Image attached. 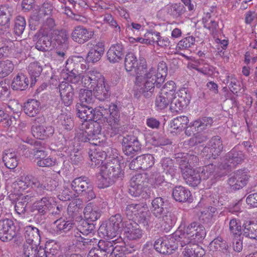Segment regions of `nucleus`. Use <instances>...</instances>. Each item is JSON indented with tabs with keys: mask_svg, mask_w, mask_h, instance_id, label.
<instances>
[{
	"mask_svg": "<svg viewBox=\"0 0 257 257\" xmlns=\"http://www.w3.org/2000/svg\"><path fill=\"white\" fill-rule=\"evenodd\" d=\"M11 13L9 8L6 6L0 7V26L4 27L5 29L10 26V21Z\"/></svg>",
	"mask_w": 257,
	"mask_h": 257,
	"instance_id": "obj_49",
	"label": "nucleus"
},
{
	"mask_svg": "<svg viewBox=\"0 0 257 257\" xmlns=\"http://www.w3.org/2000/svg\"><path fill=\"white\" fill-rule=\"evenodd\" d=\"M28 78L23 74H17L13 79L12 86L16 90H24L28 86Z\"/></svg>",
	"mask_w": 257,
	"mask_h": 257,
	"instance_id": "obj_43",
	"label": "nucleus"
},
{
	"mask_svg": "<svg viewBox=\"0 0 257 257\" xmlns=\"http://www.w3.org/2000/svg\"><path fill=\"white\" fill-rule=\"evenodd\" d=\"M47 181V184H41L40 182L39 186L37 187L38 193L42 194L44 193V190L52 191L58 186V182L54 179H49Z\"/></svg>",
	"mask_w": 257,
	"mask_h": 257,
	"instance_id": "obj_59",
	"label": "nucleus"
},
{
	"mask_svg": "<svg viewBox=\"0 0 257 257\" xmlns=\"http://www.w3.org/2000/svg\"><path fill=\"white\" fill-rule=\"evenodd\" d=\"M123 228L124 235L130 240H137L142 238L143 231L139 225L131 219H123Z\"/></svg>",
	"mask_w": 257,
	"mask_h": 257,
	"instance_id": "obj_14",
	"label": "nucleus"
},
{
	"mask_svg": "<svg viewBox=\"0 0 257 257\" xmlns=\"http://www.w3.org/2000/svg\"><path fill=\"white\" fill-rule=\"evenodd\" d=\"M57 124L60 130H70L73 127V122L70 114L61 113L57 118Z\"/></svg>",
	"mask_w": 257,
	"mask_h": 257,
	"instance_id": "obj_42",
	"label": "nucleus"
},
{
	"mask_svg": "<svg viewBox=\"0 0 257 257\" xmlns=\"http://www.w3.org/2000/svg\"><path fill=\"white\" fill-rule=\"evenodd\" d=\"M106 153V161L107 163L103 165H107L108 163H111V165L113 167L119 166L118 153L117 150L115 149L109 148L107 149Z\"/></svg>",
	"mask_w": 257,
	"mask_h": 257,
	"instance_id": "obj_57",
	"label": "nucleus"
},
{
	"mask_svg": "<svg viewBox=\"0 0 257 257\" xmlns=\"http://www.w3.org/2000/svg\"><path fill=\"white\" fill-rule=\"evenodd\" d=\"M104 80V77L101 73L96 70H89L82 75V83L85 87L93 89Z\"/></svg>",
	"mask_w": 257,
	"mask_h": 257,
	"instance_id": "obj_17",
	"label": "nucleus"
},
{
	"mask_svg": "<svg viewBox=\"0 0 257 257\" xmlns=\"http://www.w3.org/2000/svg\"><path fill=\"white\" fill-rule=\"evenodd\" d=\"M37 244L25 243L23 246L24 257H37Z\"/></svg>",
	"mask_w": 257,
	"mask_h": 257,
	"instance_id": "obj_60",
	"label": "nucleus"
},
{
	"mask_svg": "<svg viewBox=\"0 0 257 257\" xmlns=\"http://www.w3.org/2000/svg\"><path fill=\"white\" fill-rule=\"evenodd\" d=\"M178 236L175 233L168 237L165 236L157 239L154 243V248L159 252L163 254H171L178 246Z\"/></svg>",
	"mask_w": 257,
	"mask_h": 257,
	"instance_id": "obj_12",
	"label": "nucleus"
},
{
	"mask_svg": "<svg viewBox=\"0 0 257 257\" xmlns=\"http://www.w3.org/2000/svg\"><path fill=\"white\" fill-rule=\"evenodd\" d=\"M185 11V8L180 4H174L168 8V13L176 18L180 17Z\"/></svg>",
	"mask_w": 257,
	"mask_h": 257,
	"instance_id": "obj_62",
	"label": "nucleus"
},
{
	"mask_svg": "<svg viewBox=\"0 0 257 257\" xmlns=\"http://www.w3.org/2000/svg\"><path fill=\"white\" fill-rule=\"evenodd\" d=\"M160 218H162V225L164 226L165 229H170L177 221L175 214L171 212H167L165 214H163Z\"/></svg>",
	"mask_w": 257,
	"mask_h": 257,
	"instance_id": "obj_52",
	"label": "nucleus"
},
{
	"mask_svg": "<svg viewBox=\"0 0 257 257\" xmlns=\"http://www.w3.org/2000/svg\"><path fill=\"white\" fill-rule=\"evenodd\" d=\"M161 164L164 172L167 175H170L171 179L175 176L177 169L174 167L172 159L169 158H164L161 160Z\"/></svg>",
	"mask_w": 257,
	"mask_h": 257,
	"instance_id": "obj_48",
	"label": "nucleus"
},
{
	"mask_svg": "<svg viewBox=\"0 0 257 257\" xmlns=\"http://www.w3.org/2000/svg\"><path fill=\"white\" fill-rule=\"evenodd\" d=\"M76 108L77 114L78 117L83 120L82 123L79 126L80 131L90 124V121L93 120H100L103 118L104 121L108 123L113 131V135L118 133L119 113L117 106L115 104H111L109 106V110L100 108V109H93L88 105L76 104ZM82 133V132H80Z\"/></svg>",
	"mask_w": 257,
	"mask_h": 257,
	"instance_id": "obj_2",
	"label": "nucleus"
},
{
	"mask_svg": "<svg viewBox=\"0 0 257 257\" xmlns=\"http://www.w3.org/2000/svg\"><path fill=\"white\" fill-rule=\"evenodd\" d=\"M73 224L74 223L72 220H66L64 219L60 218L53 223L52 228L55 233L59 234L70 230Z\"/></svg>",
	"mask_w": 257,
	"mask_h": 257,
	"instance_id": "obj_34",
	"label": "nucleus"
},
{
	"mask_svg": "<svg viewBox=\"0 0 257 257\" xmlns=\"http://www.w3.org/2000/svg\"><path fill=\"white\" fill-rule=\"evenodd\" d=\"M122 221L123 219L119 214L112 216L107 223L100 225L98 229L99 233L111 240L117 236L120 238L119 234L122 230Z\"/></svg>",
	"mask_w": 257,
	"mask_h": 257,
	"instance_id": "obj_9",
	"label": "nucleus"
},
{
	"mask_svg": "<svg viewBox=\"0 0 257 257\" xmlns=\"http://www.w3.org/2000/svg\"><path fill=\"white\" fill-rule=\"evenodd\" d=\"M223 150V144L219 136L213 137L209 142L208 146L205 147L203 153H207L206 157L209 158H216Z\"/></svg>",
	"mask_w": 257,
	"mask_h": 257,
	"instance_id": "obj_18",
	"label": "nucleus"
},
{
	"mask_svg": "<svg viewBox=\"0 0 257 257\" xmlns=\"http://www.w3.org/2000/svg\"><path fill=\"white\" fill-rule=\"evenodd\" d=\"M84 217L88 221H95L100 216V211L92 203L88 204L83 211Z\"/></svg>",
	"mask_w": 257,
	"mask_h": 257,
	"instance_id": "obj_36",
	"label": "nucleus"
},
{
	"mask_svg": "<svg viewBox=\"0 0 257 257\" xmlns=\"http://www.w3.org/2000/svg\"><path fill=\"white\" fill-rule=\"evenodd\" d=\"M226 83L230 91L233 93H236L239 89V82L233 75H228L226 76Z\"/></svg>",
	"mask_w": 257,
	"mask_h": 257,
	"instance_id": "obj_64",
	"label": "nucleus"
},
{
	"mask_svg": "<svg viewBox=\"0 0 257 257\" xmlns=\"http://www.w3.org/2000/svg\"><path fill=\"white\" fill-rule=\"evenodd\" d=\"M175 232V236H178L181 247L186 244L196 245L201 242L206 235L204 227L198 222H192L183 230L180 229Z\"/></svg>",
	"mask_w": 257,
	"mask_h": 257,
	"instance_id": "obj_6",
	"label": "nucleus"
},
{
	"mask_svg": "<svg viewBox=\"0 0 257 257\" xmlns=\"http://www.w3.org/2000/svg\"><path fill=\"white\" fill-rule=\"evenodd\" d=\"M74 64L71 60H67L66 62V70L68 76L67 81H62L59 85V92L62 103L66 106H70L73 101L74 99V88L68 82L72 83L77 84L80 80H82V76L78 74L75 69H71L70 65Z\"/></svg>",
	"mask_w": 257,
	"mask_h": 257,
	"instance_id": "obj_4",
	"label": "nucleus"
},
{
	"mask_svg": "<svg viewBox=\"0 0 257 257\" xmlns=\"http://www.w3.org/2000/svg\"><path fill=\"white\" fill-rule=\"evenodd\" d=\"M189 122V119L185 115L178 116L174 118L170 122V127L174 130H182L186 127Z\"/></svg>",
	"mask_w": 257,
	"mask_h": 257,
	"instance_id": "obj_51",
	"label": "nucleus"
},
{
	"mask_svg": "<svg viewBox=\"0 0 257 257\" xmlns=\"http://www.w3.org/2000/svg\"><path fill=\"white\" fill-rule=\"evenodd\" d=\"M124 66L128 72L135 69L136 88L145 97L151 96L155 86L161 87L167 74V67L164 62H160L157 69L152 67L148 69L144 60H141L138 65L136 56L133 53H128L126 55Z\"/></svg>",
	"mask_w": 257,
	"mask_h": 257,
	"instance_id": "obj_1",
	"label": "nucleus"
},
{
	"mask_svg": "<svg viewBox=\"0 0 257 257\" xmlns=\"http://www.w3.org/2000/svg\"><path fill=\"white\" fill-rule=\"evenodd\" d=\"M111 163L102 165L100 167V175L98 177L97 185L99 188H105L112 184L116 178L121 176L120 167H112Z\"/></svg>",
	"mask_w": 257,
	"mask_h": 257,
	"instance_id": "obj_8",
	"label": "nucleus"
},
{
	"mask_svg": "<svg viewBox=\"0 0 257 257\" xmlns=\"http://www.w3.org/2000/svg\"><path fill=\"white\" fill-rule=\"evenodd\" d=\"M95 97L98 100L103 101L110 96L109 85L103 80L101 84H97L93 89Z\"/></svg>",
	"mask_w": 257,
	"mask_h": 257,
	"instance_id": "obj_35",
	"label": "nucleus"
},
{
	"mask_svg": "<svg viewBox=\"0 0 257 257\" xmlns=\"http://www.w3.org/2000/svg\"><path fill=\"white\" fill-rule=\"evenodd\" d=\"M71 190L77 196H84L88 201L95 198L96 195L91 183L85 177L76 178L70 183Z\"/></svg>",
	"mask_w": 257,
	"mask_h": 257,
	"instance_id": "obj_11",
	"label": "nucleus"
},
{
	"mask_svg": "<svg viewBox=\"0 0 257 257\" xmlns=\"http://www.w3.org/2000/svg\"><path fill=\"white\" fill-rule=\"evenodd\" d=\"M104 52V44L103 42H98L88 52L86 60L88 62L94 63L98 61Z\"/></svg>",
	"mask_w": 257,
	"mask_h": 257,
	"instance_id": "obj_27",
	"label": "nucleus"
},
{
	"mask_svg": "<svg viewBox=\"0 0 257 257\" xmlns=\"http://www.w3.org/2000/svg\"><path fill=\"white\" fill-rule=\"evenodd\" d=\"M74 64L71 60H67L66 62V70L68 76L67 81H62L59 85V92L62 103L66 106H70L73 101L74 99V88L68 82L72 83L77 84L80 80H82V76L78 74L75 69H71L70 65Z\"/></svg>",
	"mask_w": 257,
	"mask_h": 257,
	"instance_id": "obj_5",
	"label": "nucleus"
},
{
	"mask_svg": "<svg viewBox=\"0 0 257 257\" xmlns=\"http://www.w3.org/2000/svg\"><path fill=\"white\" fill-rule=\"evenodd\" d=\"M196 161L197 157L195 156L186 154L179 163L183 178L187 184L192 186H197L201 180L199 169L196 171L191 166V164Z\"/></svg>",
	"mask_w": 257,
	"mask_h": 257,
	"instance_id": "obj_7",
	"label": "nucleus"
},
{
	"mask_svg": "<svg viewBox=\"0 0 257 257\" xmlns=\"http://www.w3.org/2000/svg\"><path fill=\"white\" fill-rule=\"evenodd\" d=\"M32 185L37 190V187L40 185V182L38 179L32 175L21 177L15 184V187H17L20 191L25 190Z\"/></svg>",
	"mask_w": 257,
	"mask_h": 257,
	"instance_id": "obj_30",
	"label": "nucleus"
},
{
	"mask_svg": "<svg viewBox=\"0 0 257 257\" xmlns=\"http://www.w3.org/2000/svg\"><path fill=\"white\" fill-rule=\"evenodd\" d=\"M25 243H38L40 240L39 229L32 226H27L25 228Z\"/></svg>",
	"mask_w": 257,
	"mask_h": 257,
	"instance_id": "obj_38",
	"label": "nucleus"
},
{
	"mask_svg": "<svg viewBox=\"0 0 257 257\" xmlns=\"http://www.w3.org/2000/svg\"><path fill=\"white\" fill-rule=\"evenodd\" d=\"M41 109L40 102L36 99H29L25 103V113L30 117L35 116L39 113Z\"/></svg>",
	"mask_w": 257,
	"mask_h": 257,
	"instance_id": "obj_40",
	"label": "nucleus"
},
{
	"mask_svg": "<svg viewBox=\"0 0 257 257\" xmlns=\"http://www.w3.org/2000/svg\"><path fill=\"white\" fill-rule=\"evenodd\" d=\"M124 245L121 238H117L114 240H100L98 243V249L100 252H104L111 255L117 247H122Z\"/></svg>",
	"mask_w": 257,
	"mask_h": 257,
	"instance_id": "obj_24",
	"label": "nucleus"
},
{
	"mask_svg": "<svg viewBox=\"0 0 257 257\" xmlns=\"http://www.w3.org/2000/svg\"><path fill=\"white\" fill-rule=\"evenodd\" d=\"M38 40L35 48L39 51L46 52L49 51L54 47L52 44V35L49 34L48 32L40 30L37 34Z\"/></svg>",
	"mask_w": 257,
	"mask_h": 257,
	"instance_id": "obj_19",
	"label": "nucleus"
},
{
	"mask_svg": "<svg viewBox=\"0 0 257 257\" xmlns=\"http://www.w3.org/2000/svg\"><path fill=\"white\" fill-rule=\"evenodd\" d=\"M227 247L226 242L220 237L215 238L210 243V250L213 251H220L224 252L227 250Z\"/></svg>",
	"mask_w": 257,
	"mask_h": 257,
	"instance_id": "obj_56",
	"label": "nucleus"
},
{
	"mask_svg": "<svg viewBox=\"0 0 257 257\" xmlns=\"http://www.w3.org/2000/svg\"><path fill=\"white\" fill-rule=\"evenodd\" d=\"M26 26V22L23 17L17 16L15 21L14 31L15 33L20 36L24 32Z\"/></svg>",
	"mask_w": 257,
	"mask_h": 257,
	"instance_id": "obj_61",
	"label": "nucleus"
},
{
	"mask_svg": "<svg viewBox=\"0 0 257 257\" xmlns=\"http://www.w3.org/2000/svg\"><path fill=\"white\" fill-rule=\"evenodd\" d=\"M25 42V41L8 42L7 45L0 48V58L9 57L14 55L15 53H22L23 50L19 48Z\"/></svg>",
	"mask_w": 257,
	"mask_h": 257,
	"instance_id": "obj_26",
	"label": "nucleus"
},
{
	"mask_svg": "<svg viewBox=\"0 0 257 257\" xmlns=\"http://www.w3.org/2000/svg\"><path fill=\"white\" fill-rule=\"evenodd\" d=\"M242 227L243 233L245 236L257 239V224L247 221L243 224Z\"/></svg>",
	"mask_w": 257,
	"mask_h": 257,
	"instance_id": "obj_45",
	"label": "nucleus"
},
{
	"mask_svg": "<svg viewBox=\"0 0 257 257\" xmlns=\"http://www.w3.org/2000/svg\"><path fill=\"white\" fill-rule=\"evenodd\" d=\"M213 123L212 119L210 117H204L200 119L194 120L190 122L189 125L187 127L186 133L189 131V128L192 130H194L195 132H201L206 128L211 127Z\"/></svg>",
	"mask_w": 257,
	"mask_h": 257,
	"instance_id": "obj_28",
	"label": "nucleus"
},
{
	"mask_svg": "<svg viewBox=\"0 0 257 257\" xmlns=\"http://www.w3.org/2000/svg\"><path fill=\"white\" fill-rule=\"evenodd\" d=\"M75 194L71 190L69 182H64L62 191L58 195V198L63 201L70 200Z\"/></svg>",
	"mask_w": 257,
	"mask_h": 257,
	"instance_id": "obj_54",
	"label": "nucleus"
},
{
	"mask_svg": "<svg viewBox=\"0 0 257 257\" xmlns=\"http://www.w3.org/2000/svg\"><path fill=\"white\" fill-rule=\"evenodd\" d=\"M172 100L171 98L160 92L155 99V106L158 110L164 109L167 107Z\"/></svg>",
	"mask_w": 257,
	"mask_h": 257,
	"instance_id": "obj_53",
	"label": "nucleus"
},
{
	"mask_svg": "<svg viewBox=\"0 0 257 257\" xmlns=\"http://www.w3.org/2000/svg\"><path fill=\"white\" fill-rule=\"evenodd\" d=\"M176 86L174 82L169 81L165 83L160 92L173 99L176 96Z\"/></svg>",
	"mask_w": 257,
	"mask_h": 257,
	"instance_id": "obj_58",
	"label": "nucleus"
},
{
	"mask_svg": "<svg viewBox=\"0 0 257 257\" xmlns=\"http://www.w3.org/2000/svg\"><path fill=\"white\" fill-rule=\"evenodd\" d=\"M89 157L91 166L95 167L103 163V161L106 159V153L105 151L96 150L90 154Z\"/></svg>",
	"mask_w": 257,
	"mask_h": 257,
	"instance_id": "obj_46",
	"label": "nucleus"
},
{
	"mask_svg": "<svg viewBox=\"0 0 257 257\" xmlns=\"http://www.w3.org/2000/svg\"><path fill=\"white\" fill-rule=\"evenodd\" d=\"M137 209V219L140 223H142L144 226H148L150 219L148 207L146 203L138 204Z\"/></svg>",
	"mask_w": 257,
	"mask_h": 257,
	"instance_id": "obj_33",
	"label": "nucleus"
},
{
	"mask_svg": "<svg viewBox=\"0 0 257 257\" xmlns=\"http://www.w3.org/2000/svg\"><path fill=\"white\" fill-rule=\"evenodd\" d=\"M122 150L127 156L132 155L141 150V145L138 138L134 136H126L122 142Z\"/></svg>",
	"mask_w": 257,
	"mask_h": 257,
	"instance_id": "obj_20",
	"label": "nucleus"
},
{
	"mask_svg": "<svg viewBox=\"0 0 257 257\" xmlns=\"http://www.w3.org/2000/svg\"><path fill=\"white\" fill-rule=\"evenodd\" d=\"M34 197L33 192H27L20 194L16 199L15 205L16 213L19 215H24L27 204L33 201Z\"/></svg>",
	"mask_w": 257,
	"mask_h": 257,
	"instance_id": "obj_22",
	"label": "nucleus"
},
{
	"mask_svg": "<svg viewBox=\"0 0 257 257\" xmlns=\"http://www.w3.org/2000/svg\"><path fill=\"white\" fill-rule=\"evenodd\" d=\"M148 174H138L134 176L130 182V186L129 188L130 194L134 197L141 196L143 198H149L150 194L147 192V185L145 183L147 182Z\"/></svg>",
	"mask_w": 257,
	"mask_h": 257,
	"instance_id": "obj_10",
	"label": "nucleus"
},
{
	"mask_svg": "<svg viewBox=\"0 0 257 257\" xmlns=\"http://www.w3.org/2000/svg\"><path fill=\"white\" fill-rule=\"evenodd\" d=\"M16 227L11 219L0 220V239L3 241L11 240L16 235Z\"/></svg>",
	"mask_w": 257,
	"mask_h": 257,
	"instance_id": "obj_16",
	"label": "nucleus"
},
{
	"mask_svg": "<svg viewBox=\"0 0 257 257\" xmlns=\"http://www.w3.org/2000/svg\"><path fill=\"white\" fill-rule=\"evenodd\" d=\"M199 169L201 180L210 179L213 181L215 179L216 167L213 164L204 166Z\"/></svg>",
	"mask_w": 257,
	"mask_h": 257,
	"instance_id": "obj_44",
	"label": "nucleus"
},
{
	"mask_svg": "<svg viewBox=\"0 0 257 257\" xmlns=\"http://www.w3.org/2000/svg\"><path fill=\"white\" fill-rule=\"evenodd\" d=\"M34 158L37 165L41 167H50L57 164L55 158L47 156L46 152L42 150L37 149L35 151Z\"/></svg>",
	"mask_w": 257,
	"mask_h": 257,
	"instance_id": "obj_23",
	"label": "nucleus"
},
{
	"mask_svg": "<svg viewBox=\"0 0 257 257\" xmlns=\"http://www.w3.org/2000/svg\"><path fill=\"white\" fill-rule=\"evenodd\" d=\"M14 69V64L12 61H0V78H4L10 75Z\"/></svg>",
	"mask_w": 257,
	"mask_h": 257,
	"instance_id": "obj_50",
	"label": "nucleus"
},
{
	"mask_svg": "<svg viewBox=\"0 0 257 257\" xmlns=\"http://www.w3.org/2000/svg\"><path fill=\"white\" fill-rule=\"evenodd\" d=\"M20 105L15 101H11L9 102L8 107L6 108V111L9 113H13L14 116H12L7 121V124L9 125H15L16 121L20 117Z\"/></svg>",
	"mask_w": 257,
	"mask_h": 257,
	"instance_id": "obj_39",
	"label": "nucleus"
},
{
	"mask_svg": "<svg viewBox=\"0 0 257 257\" xmlns=\"http://www.w3.org/2000/svg\"><path fill=\"white\" fill-rule=\"evenodd\" d=\"M3 160L6 166L10 169L15 168L18 164L17 154L11 150L5 151L3 155Z\"/></svg>",
	"mask_w": 257,
	"mask_h": 257,
	"instance_id": "obj_41",
	"label": "nucleus"
},
{
	"mask_svg": "<svg viewBox=\"0 0 257 257\" xmlns=\"http://www.w3.org/2000/svg\"><path fill=\"white\" fill-rule=\"evenodd\" d=\"M250 176L247 170H239L228 179V183L232 189L239 190L247 184Z\"/></svg>",
	"mask_w": 257,
	"mask_h": 257,
	"instance_id": "obj_15",
	"label": "nucleus"
},
{
	"mask_svg": "<svg viewBox=\"0 0 257 257\" xmlns=\"http://www.w3.org/2000/svg\"><path fill=\"white\" fill-rule=\"evenodd\" d=\"M151 210L154 216L160 218L165 211L166 205L164 199L158 197L154 198L151 203Z\"/></svg>",
	"mask_w": 257,
	"mask_h": 257,
	"instance_id": "obj_32",
	"label": "nucleus"
},
{
	"mask_svg": "<svg viewBox=\"0 0 257 257\" xmlns=\"http://www.w3.org/2000/svg\"><path fill=\"white\" fill-rule=\"evenodd\" d=\"M78 98L80 103L83 105H89L92 103L94 100V96L91 90L87 89H80L79 91Z\"/></svg>",
	"mask_w": 257,
	"mask_h": 257,
	"instance_id": "obj_47",
	"label": "nucleus"
},
{
	"mask_svg": "<svg viewBox=\"0 0 257 257\" xmlns=\"http://www.w3.org/2000/svg\"><path fill=\"white\" fill-rule=\"evenodd\" d=\"M139 161L141 163V169L147 170L152 167L155 163V158L151 154H146L139 156Z\"/></svg>",
	"mask_w": 257,
	"mask_h": 257,
	"instance_id": "obj_55",
	"label": "nucleus"
},
{
	"mask_svg": "<svg viewBox=\"0 0 257 257\" xmlns=\"http://www.w3.org/2000/svg\"><path fill=\"white\" fill-rule=\"evenodd\" d=\"M245 159V155L242 151H237L236 149H233L228 152L225 156V164L226 165H220V167L226 169L229 166H234L241 163Z\"/></svg>",
	"mask_w": 257,
	"mask_h": 257,
	"instance_id": "obj_25",
	"label": "nucleus"
},
{
	"mask_svg": "<svg viewBox=\"0 0 257 257\" xmlns=\"http://www.w3.org/2000/svg\"><path fill=\"white\" fill-rule=\"evenodd\" d=\"M195 38L192 36L185 37L180 40L177 45V49L178 50H185L191 48L194 45Z\"/></svg>",
	"mask_w": 257,
	"mask_h": 257,
	"instance_id": "obj_63",
	"label": "nucleus"
},
{
	"mask_svg": "<svg viewBox=\"0 0 257 257\" xmlns=\"http://www.w3.org/2000/svg\"><path fill=\"white\" fill-rule=\"evenodd\" d=\"M98 121H91L90 124L83 129L82 133H80V127H79L76 131V138L79 141L83 142L97 140L96 136L99 135L101 131V127Z\"/></svg>",
	"mask_w": 257,
	"mask_h": 257,
	"instance_id": "obj_13",
	"label": "nucleus"
},
{
	"mask_svg": "<svg viewBox=\"0 0 257 257\" xmlns=\"http://www.w3.org/2000/svg\"><path fill=\"white\" fill-rule=\"evenodd\" d=\"M32 132L35 138L40 140H44L52 136L54 130L51 126L34 125L32 127Z\"/></svg>",
	"mask_w": 257,
	"mask_h": 257,
	"instance_id": "obj_29",
	"label": "nucleus"
},
{
	"mask_svg": "<svg viewBox=\"0 0 257 257\" xmlns=\"http://www.w3.org/2000/svg\"><path fill=\"white\" fill-rule=\"evenodd\" d=\"M74 64L71 60H67L66 62V70L68 76L67 81H62L59 85V92L62 103L66 106H70L73 101L74 99V88L68 82L72 83L77 84L80 80H82V76L78 74L75 69H71L70 65Z\"/></svg>",
	"mask_w": 257,
	"mask_h": 257,
	"instance_id": "obj_3",
	"label": "nucleus"
},
{
	"mask_svg": "<svg viewBox=\"0 0 257 257\" xmlns=\"http://www.w3.org/2000/svg\"><path fill=\"white\" fill-rule=\"evenodd\" d=\"M123 47L121 43L112 45L107 52V59L111 63H116L121 59Z\"/></svg>",
	"mask_w": 257,
	"mask_h": 257,
	"instance_id": "obj_31",
	"label": "nucleus"
},
{
	"mask_svg": "<svg viewBox=\"0 0 257 257\" xmlns=\"http://www.w3.org/2000/svg\"><path fill=\"white\" fill-rule=\"evenodd\" d=\"M174 199L179 202H185L189 200L191 197L190 191L187 188L179 186L175 187L172 192Z\"/></svg>",
	"mask_w": 257,
	"mask_h": 257,
	"instance_id": "obj_37",
	"label": "nucleus"
},
{
	"mask_svg": "<svg viewBox=\"0 0 257 257\" xmlns=\"http://www.w3.org/2000/svg\"><path fill=\"white\" fill-rule=\"evenodd\" d=\"M93 35L94 32L91 30L78 26L74 28L71 33V38L79 44H84L91 39Z\"/></svg>",
	"mask_w": 257,
	"mask_h": 257,
	"instance_id": "obj_21",
	"label": "nucleus"
}]
</instances>
